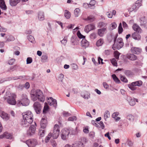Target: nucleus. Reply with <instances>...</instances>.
Instances as JSON below:
<instances>
[{
  "instance_id": "obj_6",
  "label": "nucleus",
  "mask_w": 147,
  "mask_h": 147,
  "mask_svg": "<svg viewBox=\"0 0 147 147\" xmlns=\"http://www.w3.org/2000/svg\"><path fill=\"white\" fill-rule=\"evenodd\" d=\"M72 130V132L71 134H75V132L72 129H69L67 128L63 129L61 131V139L63 140H66L68 137V135L70 131Z\"/></svg>"
},
{
  "instance_id": "obj_13",
  "label": "nucleus",
  "mask_w": 147,
  "mask_h": 147,
  "mask_svg": "<svg viewBox=\"0 0 147 147\" xmlns=\"http://www.w3.org/2000/svg\"><path fill=\"white\" fill-rule=\"evenodd\" d=\"M107 32V27L102 28L98 30V34L100 37H102Z\"/></svg>"
},
{
  "instance_id": "obj_20",
  "label": "nucleus",
  "mask_w": 147,
  "mask_h": 147,
  "mask_svg": "<svg viewBox=\"0 0 147 147\" xmlns=\"http://www.w3.org/2000/svg\"><path fill=\"white\" fill-rule=\"evenodd\" d=\"M132 28L135 31L138 33H141L142 30L140 27L136 24H134L132 26Z\"/></svg>"
},
{
  "instance_id": "obj_32",
  "label": "nucleus",
  "mask_w": 147,
  "mask_h": 147,
  "mask_svg": "<svg viewBox=\"0 0 147 147\" xmlns=\"http://www.w3.org/2000/svg\"><path fill=\"white\" fill-rule=\"evenodd\" d=\"M103 43V39L102 38H100L97 41L96 43V45L97 46H102Z\"/></svg>"
},
{
  "instance_id": "obj_23",
  "label": "nucleus",
  "mask_w": 147,
  "mask_h": 147,
  "mask_svg": "<svg viewBox=\"0 0 147 147\" xmlns=\"http://www.w3.org/2000/svg\"><path fill=\"white\" fill-rule=\"evenodd\" d=\"M84 145L81 142H77L72 144V147H84Z\"/></svg>"
},
{
  "instance_id": "obj_55",
  "label": "nucleus",
  "mask_w": 147,
  "mask_h": 147,
  "mask_svg": "<svg viewBox=\"0 0 147 147\" xmlns=\"http://www.w3.org/2000/svg\"><path fill=\"white\" fill-rule=\"evenodd\" d=\"M32 61V58L30 57H28L26 60V62L27 64L31 63Z\"/></svg>"
},
{
  "instance_id": "obj_14",
  "label": "nucleus",
  "mask_w": 147,
  "mask_h": 147,
  "mask_svg": "<svg viewBox=\"0 0 147 147\" xmlns=\"http://www.w3.org/2000/svg\"><path fill=\"white\" fill-rule=\"evenodd\" d=\"M95 28V26L92 24H90L86 26L84 28V31L88 33L90 31L94 29Z\"/></svg>"
},
{
  "instance_id": "obj_39",
  "label": "nucleus",
  "mask_w": 147,
  "mask_h": 147,
  "mask_svg": "<svg viewBox=\"0 0 147 147\" xmlns=\"http://www.w3.org/2000/svg\"><path fill=\"white\" fill-rule=\"evenodd\" d=\"M107 23L102 22H100L98 24V26L101 28L107 27Z\"/></svg>"
},
{
  "instance_id": "obj_1",
  "label": "nucleus",
  "mask_w": 147,
  "mask_h": 147,
  "mask_svg": "<svg viewBox=\"0 0 147 147\" xmlns=\"http://www.w3.org/2000/svg\"><path fill=\"white\" fill-rule=\"evenodd\" d=\"M30 97L33 101L37 100L44 102L45 100V96L42 91L39 89H32L30 92Z\"/></svg>"
},
{
  "instance_id": "obj_36",
  "label": "nucleus",
  "mask_w": 147,
  "mask_h": 147,
  "mask_svg": "<svg viewBox=\"0 0 147 147\" xmlns=\"http://www.w3.org/2000/svg\"><path fill=\"white\" fill-rule=\"evenodd\" d=\"M45 134V131L44 129H42L41 128L39 130V135L41 137L44 136Z\"/></svg>"
},
{
  "instance_id": "obj_33",
  "label": "nucleus",
  "mask_w": 147,
  "mask_h": 147,
  "mask_svg": "<svg viewBox=\"0 0 147 147\" xmlns=\"http://www.w3.org/2000/svg\"><path fill=\"white\" fill-rule=\"evenodd\" d=\"M112 77L114 80V81L116 83H119L120 82V80L116 76V75L113 74L112 75Z\"/></svg>"
},
{
  "instance_id": "obj_8",
  "label": "nucleus",
  "mask_w": 147,
  "mask_h": 147,
  "mask_svg": "<svg viewBox=\"0 0 147 147\" xmlns=\"http://www.w3.org/2000/svg\"><path fill=\"white\" fill-rule=\"evenodd\" d=\"M33 106L34 109L36 113H40L41 109V106L39 102H35Z\"/></svg>"
},
{
  "instance_id": "obj_48",
  "label": "nucleus",
  "mask_w": 147,
  "mask_h": 147,
  "mask_svg": "<svg viewBox=\"0 0 147 147\" xmlns=\"http://www.w3.org/2000/svg\"><path fill=\"white\" fill-rule=\"evenodd\" d=\"M111 61L114 66H117V61L115 58H113L111 60Z\"/></svg>"
},
{
  "instance_id": "obj_24",
  "label": "nucleus",
  "mask_w": 147,
  "mask_h": 147,
  "mask_svg": "<svg viewBox=\"0 0 147 147\" xmlns=\"http://www.w3.org/2000/svg\"><path fill=\"white\" fill-rule=\"evenodd\" d=\"M20 0H9V4L11 6H15L20 2Z\"/></svg>"
},
{
  "instance_id": "obj_49",
  "label": "nucleus",
  "mask_w": 147,
  "mask_h": 147,
  "mask_svg": "<svg viewBox=\"0 0 147 147\" xmlns=\"http://www.w3.org/2000/svg\"><path fill=\"white\" fill-rule=\"evenodd\" d=\"M77 35L79 38H85V36L82 35L80 32L79 31H78L77 33Z\"/></svg>"
},
{
  "instance_id": "obj_21",
  "label": "nucleus",
  "mask_w": 147,
  "mask_h": 147,
  "mask_svg": "<svg viewBox=\"0 0 147 147\" xmlns=\"http://www.w3.org/2000/svg\"><path fill=\"white\" fill-rule=\"evenodd\" d=\"M127 58L131 60L134 61L137 59V57L136 55L134 54H129L127 55Z\"/></svg>"
},
{
  "instance_id": "obj_22",
  "label": "nucleus",
  "mask_w": 147,
  "mask_h": 147,
  "mask_svg": "<svg viewBox=\"0 0 147 147\" xmlns=\"http://www.w3.org/2000/svg\"><path fill=\"white\" fill-rule=\"evenodd\" d=\"M38 20L40 21H42L44 20L45 19L44 12L42 11H39L38 14Z\"/></svg>"
},
{
  "instance_id": "obj_7",
  "label": "nucleus",
  "mask_w": 147,
  "mask_h": 147,
  "mask_svg": "<svg viewBox=\"0 0 147 147\" xmlns=\"http://www.w3.org/2000/svg\"><path fill=\"white\" fill-rule=\"evenodd\" d=\"M60 133L59 126L58 124H55L53 128L52 137L54 139H57L59 136Z\"/></svg>"
},
{
  "instance_id": "obj_63",
  "label": "nucleus",
  "mask_w": 147,
  "mask_h": 147,
  "mask_svg": "<svg viewBox=\"0 0 147 147\" xmlns=\"http://www.w3.org/2000/svg\"><path fill=\"white\" fill-rule=\"evenodd\" d=\"M96 3V1L94 0H91L89 3V5H90L94 6Z\"/></svg>"
},
{
  "instance_id": "obj_16",
  "label": "nucleus",
  "mask_w": 147,
  "mask_h": 147,
  "mask_svg": "<svg viewBox=\"0 0 147 147\" xmlns=\"http://www.w3.org/2000/svg\"><path fill=\"white\" fill-rule=\"evenodd\" d=\"M127 100L129 102L130 105L131 106H134L136 104L135 101L138 102V99L134 98H132L130 96H127Z\"/></svg>"
},
{
  "instance_id": "obj_19",
  "label": "nucleus",
  "mask_w": 147,
  "mask_h": 147,
  "mask_svg": "<svg viewBox=\"0 0 147 147\" xmlns=\"http://www.w3.org/2000/svg\"><path fill=\"white\" fill-rule=\"evenodd\" d=\"M131 50L132 53L136 55L139 54L141 51V50L140 49L135 47L131 48Z\"/></svg>"
},
{
  "instance_id": "obj_51",
  "label": "nucleus",
  "mask_w": 147,
  "mask_h": 147,
  "mask_svg": "<svg viewBox=\"0 0 147 147\" xmlns=\"http://www.w3.org/2000/svg\"><path fill=\"white\" fill-rule=\"evenodd\" d=\"M15 40L14 37L12 36H9V37L7 38L5 41V42H7L13 41Z\"/></svg>"
},
{
  "instance_id": "obj_60",
  "label": "nucleus",
  "mask_w": 147,
  "mask_h": 147,
  "mask_svg": "<svg viewBox=\"0 0 147 147\" xmlns=\"http://www.w3.org/2000/svg\"><path fill=\"white\" fill-rule=\"evenodd\" d=\"M15 61L14 59H10L8 61V63L9 65H12Z\"/></svg>"
},
{
  "instance_id": "obj_12",
  "label": "nucleus",
  "mask_w": 147,
  "mask_h": 147,
  "mask_svg": "<svg viewBox=\"0 0 147 147\" xmlns=\"http://www.w3.org/2000/svg\"><path fill=\"white\" fill-rule=\"evenodd\" d=\"M47 124V118L45 116H43L41 121L40 125L42 129L45 128Z\"/></svg>"
},
{
  "instance_id": "obj_58",
  "label": "nucleus",
  "mask_w": 147,
  "mask_h": 147,
  "mask_svg": "<svg viewBox=\"0 0 147 147\" xmlns=\"http://www.w3.org/2000/svg\"><path fill=\"white\" fill-rule=\"evenodd\" d=\"M89 135L90 137L92 138H93L94 137L95 133L93 131H91L89 133Z\"/></svg>"
},
{
  "instance_id": "obj_10",
  "label": "nucleus",
  "mask_w": 147,
  "mask_h": 147,
  "mask_svg": "<svg viewBox=\"0 0 147 147\" xmlns=\"http://www.w3.org/2000/svg\"><path fill=\"white\" fill-rule=\"evenodd\" d=\"M0 116L4 120L7 121L9 119V116L8 114L2 111L0 108Z\"/></svg>"
},
{
  "instance_id": "obj_54",
  "label": "nucleus",
  "mask_w": 147,
  "mask_h": 147,
  "mask_svg": "<svg viewBox=\"0 0 147 147\" xmlns=\"http://www.w3.org/2000/svg\"><path fill=\"white\" fill-rule=\"evenodd\" d=\"M120 80L121 81L124 82H127L128 81L127 79L125 78V77L122 76H121Z\"/></svg>"
},
{
  "instance_id": "obj_28",
  "label": "nucleus",
  "mask_w": 147,
  "mask_h": 147,
  "mask_svg": "<svg viewBox=\"0 0 147 147\" xmlns=\"http://www.w3.org/2000/svg\"><path fill=\"white\" fill-rule=\"evenodd\" d=\"M136 118L135 116L130 114L127 115V119L131 122H133Z\"/></svg>"
},
{
  "instance_id": "obj_18",
  "label": "nucleus",
  "mask_w": 147,
  "mask_h": 147,
  "mask_svg": "<svg viewBox=\"0 0 147 147\" xmlns=\"http://www.w3.org/2000/svg\"><path fill=\"white\" fill-rule=\"evenodd\" d=\"M81 46L84 48L88 47L89 46V42L85 39H83L81 42Z\"/></svg>"
},
{
  "instance_id": "obj_52",
  "label": "nucleus",
  "mask_w": 147,
  "mask_h": 147,
  "mask_svg": "<svg viewBox=\"0 0 147 147\" xmlns=\"http://www.w3.org/2000/svg\"><path fill=\"white\" fill-rule=\"evenodd\" d=\"M120 54V53L117 51H116L114 52V57L117 59H118L119 58Z\"/></svg>"
},
{
  "instance_id": "obj_30",
  "label": "nucleus",
  "mask_w": 147,
  "mask_h": 147,
  "mask_svg": "<svg viewBox=\"0 0 147 147\" xmlns=\"http://www.w3.org/2000/svg\"><path fill=\"white\" fill-rule=\"evenodd\" d=\"M71 40L74 45H77L79 43V39L78 38H76L75 39L72 38Z\"/></svg>"
},
{
  "instance_id": "obj_11",
  "label": "nucleus",
  "mask_w": 147,
  "mask_h": 147,
  "mask_svg": "<svg viewBox=\"0 0 147 147\" xmlns=\"http://www.w3.org/2000/svg\"><path fill=\"white\" fill-rule=\"evenodd\" d=\"M26 144L29 147H34L36 144V140L33 139L27 140Z\"/></svg>"
},
{
  "instance_id": "obj_5",
  "label": "nucleus",
  "mask_w": 147,
  "mask_h": 147,
  "mask_svg": "<svg viewBox=\"0 0 147 147\" xmlns=\"http://www.w3.org/2000/svg\"><path fill=\"white\" fill-rule=\"evenodd\" d=\"M21 98V99L17 101V105L18 107L28 105L30 101L27 95L26 94H23L22 95Z\"/></svg>"
},
{
  "instance_id": "obj_43",
  "label": "nucleus",
  "mask_w": 147,
  "mask_h": 147,
  "mask_svg": "<svg viewBox=\"0 0 147 147\" xmlns=\"http://www.w3.org/2000/svg\"><path fill=\"white\" fill-rule=\"evenodd\" d=\"M52 136V134L51 133H49L46 138L45 140V142L46 143L48 142Z\"/></svg>"
},
{
  "instance_id": "obj_4",
  "label": "nucleus",
  "mask_w": 147,
  "mask_h": 147,
  "mask_svg": "<svg viewBox=\"0 0 147 147\" xmlns=\"http://www.w3.org/2000/svg\"><path fill=\"white\" fill-rule=\"evenodd\" d=\"M118 36L116 34L114 37V43L112 46V48L114 50L117 49H119L121 48L123 46V39L121 38H119L116 41V39Z\"/></svg>"
},
{
  "instance_id": "obj_40",
  "label": "nucleus",
  "mask_w": 147,
  "mask_h": 147,
  "mask_svg": "<svg viewBox=\"0 0 147 147\" xmlns=\"http://www.w3.org/2000/svg\"><path fill=\"white\" fill-rule=\"evenodd\" d=\"M110 117L109 112L108 110H106L105 111L104 114V117L105 120L108 118Z\"/></svg>"
},
{
  "instance_id": "obj_9",
  "label": "nucleus",
  "mask_w": 147,
  "mask_h": 147,
  "mask_svg": "<svg viewBox=\"0 0 147 147\" xmlns=\"http://www.w3.org/2000/svg\"><path fill=\"white\" fill-rule=\"evenodd\" d=\"M36 124L35 122L34 125H32L30 126L27 131V134L28 135H31L34 133L36 130Z\"/></svg>"
},
{
  "instance_id": "obj_29",
  "label": "nucleus",
  "mask_w": 147,
  "mask_h": 147,
  "mask_svg": "<svg viewBox=\"0 0 147 147\" xmlns=\"http://www.w3.org/2000/svg\"><path fill=\"white\" fill-rule=\"evenodd\" d=\"M85 20H86L90 22H93L95 20L94 17L92 16H88L87 18H84Z\"/></svg>"
},
{
  "instance_id": "obj_17",
  "label": "nucleus",
  "mask_w": 147,
  "mask_h": 147,
  "mask_svg": "<svg viewBox=\"0 0 147 147\" xmlns=\"http://www.w3.org/2000/svg\"><path fill=\"white\" fill-rule=\"evenodd\" d=\"M47 102L50 105H53L54 107H56L57 105V102L55 99H53L51 97L48 99Z\"/></svg>"
},
{
  "instance_id": "obj_2",
  "label": "nucleus",
  "mask_w": 147,
  "mask_h": 147,
  "mask_svg": "<svg viewBox=\"0 0 147 147\" xmlns=\"http://www.w3.org/2000/svg\"><path fill=\"white\" fill-rule=\"evenodd\" d=\"M23 119L21 124L23 127L29 126L33 121V115L30 111H28L23 114Z\"/></svg>"
},
{
  "instance_id": "obj_62",
  "label": "nucleus",
  "mask_w": 147,
  "mask_h": 147,
  "mask_svg": "<svg viewBox=\"0 0 147 147\" xmlns=\"http://www.w3.org/2000/svg\"><path fill=\"white\" fill-rule=\"evenodd\" d=\"M63 115L64 116L67 117L70 115L71 114L67 112L64 111L63 113Z\"/></svg>"
},
{
  "instance_id": "obj_3",
  "label": "nucleus",
  "mask_w": 147,
  "mask_h": 147,
  "mask_svg": "<svg viewBox=\"0 0 147 147\" xmlns=\"http://www.w3.org/2000/svg\"><path fill=\"white\" fill-rule=\"evenodd\" d=\"M16 95L15 94H11L10 92H7L6 95L4 97L7 103L11 105H14L16 103Z\"/></svg>"
},
{
  "instance_id": "obj_64",
  "label": "nucleus",
  "mask_w": 147,
  "mask_h": 147,
  "mask_svg": "<svg viewBox=\"0 0 147 147\" xmlns=\"http://www.w3.org/2000/svg\"><path fill=\"white\" fill-rule=\"evenodd\" d=\"M111 25L112 29L115 28L117 27V24L115 22L112 23Z\"/></svg>"
},
{
  "instance_id": "obj_61",
  "label": "nucleus",
  "mask_w": 147,
  "mask_h": 147,
  "mask_svg": "<svg viewBox=\"0 0 147 147\" xmlns=\"http://www.w3.org/2000/svg\"><path fill=\"white\" fill-rule=\"evenodd\" d=\"M103 85L104 88L106 89H107L109 88V85L106 82H103Z\"/></svg>"
},
{
  "instance_id": "obj_27",
  "label": "nucleus",
  "mask_w": 147,
  "mask_h": 147,
  "mask_svg": "<svg viewBox=\"0 0 147 147\" xmlns=\"http://www.w3.org/2000/svg\"><path fill=\"white\" fill-rule=\"evenodd\" d=\"M133 38L135 40H139L141 38V36L138 33L134 32L132 35Z\"/></svg>"
},
{
  "instance_id": "obj_31",
  "label": "nucleus",
  "mask_w": 147,
  "mask_h": 147,
  "mask_svg": "<svg viewBox=\"0 0 147 147\" xmlns=\"http://www.w3.org/2000/svg\"><path fill=\"white\" fill-rule=\"evenodd\" d=\"M128 87L132 90L134 91L136 90L137 87L136 86L134 85V84L132 82L130 84L128 85Z\"/></svg>"
},
{
  "instance_id": "obj_34",
  "label": "nucleus",
  "mask_w": 147,
  "mask_h": 147,
  "mask_svg": "<svg viewBox=\"0 0 147 147\" xmlns=\"http://www.w3.org/2000/svg\"><path fill=\"white\" fill-rule=\"evenodd\" d=\"M116 12L115 10H113L112 12H107L108 14H107L108 17L109 18H111L113 15H115L116 14Z\"/></svg>"
},
{
  "instance_id": "obj_15",
  "label": "nucleus",
  "mask_w": 147,
  "mask_h": 147,
  "mask_svg": "<svg viewBox=\"0 0 147 147\" xmlns=\"http://www.w3.org/2000/svg\"><path fill=\"white\" fill-rule=\"evenodd\" d=\"M140 25L143 26L144 28H147V21L144 16L141 18L140 19Z\"/></svg>"
},
{
  "instance_id": "obj_46",
  "label": "nucleus",
  "mask_w": 147,
  "mask_h": 147,
  "mask_svg": "<svg viewBox=\"0 0 147 147\" xmlns=\"http://www.w3.org/2000/svg\"><path fill=\"white\" fill-rule=\"evenodd\" d=\"M27 38L28 40L32 43H34V38L33 36L31 35H28L27 36Z\"/></svg>"
},
{
  "instance_id": "obj_57",
  "label": "nucleus",
  "mask_w": 147,
  "mask_h": 147,
  "mask_svg": "<svg viewBox=\"0 0 147 147\" xmlns=\"http://www.w3.org/2000/svg\"><path fill=\"white\" fill-rule=\"evenodd\" d=\"M76 116H74L72 117H70L68 119V120L69 121H73L74 120H76Z\"/></svg>"
},
{
  "instance_id": "obj_37",
  "label": "nucleus",
  "mask_w": 147,
  "mask_h": 147,
  "mask_svg": "<svg viewBox=\"0 0 147 147\" xmlns=\"http://www.w3.org/2000/svg\"><path fill=\"white\" fill-rule=\"evenodd\" d=\"M49 109V107L47 104L46 102L45 103L43 113L44 114L45 113L48 111Z\"/></svg>"
},
{
  "instance_id": "obj_59",
  "label": "nucleus",
  "mask_w": 147,
  "mask_h": 147,
  "mask_svg": "<svg viewBox=\"0 0 147 147\" xmlns=\"http://www.w3.org/2000/svg\"><path fill=\"white\" fill-rule=\"evenodd\" d=\"M82 143L83 144H85L87 143L88 141V140L86 138H83L82 139Z\"/></svg>"
},
{
  "instance_id": "obj_25",
  "label": "nucleus",
  "mask_w": 147,
  "mask_h": 147,
  "mask_svg": "<svg viewBox=\"0 0 147 147\" xmlns=\"http://www.w3.org/2000/svg\"><path fill=\"white\" fill-rule=\"evenodd\" d=\"M0 7L4 10H6L7 7L6 5L4 0H0Z\"/></svg>"
},
{
  "instance_id": "obj_53",
  "label": "nucleus",
  "mask_w": 147,
  "mask_h": 147,
  "mask_svg": "<svg viewBox=\"0 0 147 147\" xmlns=\"http://www.w3.org/2000/svg\"><path fill=\"white\" fill-rule=\"evenodd\" d=\"M123 30V28L122 27L121 23H120L118 27V32L119 34H121Z\"/></svg>"
},
{
  "instance_id": "obj_41",
  "label": "nucleus",
  "mask_w": 147,
  "mask_h": 147,
  "mask_svg": "<svg viewBox=\"0 0 147 147\" xmlns=\"http://www.w3.org/2000/svg\"><path fill=\"white\" fill-rule=\"evenodd\" d=\"M65 16L67 19L69 18L71 16L70 12L67 10H65Z\"/></svg>"
},
{
  "instance_id": "obj_26",
  "label": "nucleus",
  "mask_w": 147,
  "mask_h": 147,
  "mask_svg": "<svg viewBox=\"0 0 147 147\" xmlns=\"http://www.w3.org/2000/svg\"><path fill=\"white\" fill-rule=\"evenodd\" d=\"M138 9V7H137V6L136 4H134L128 9V11L129 12H131L133 11H136Z\"/></svg>"
},
{
  "instance_id": "obj_35",
  "label": "nucleus",
  "mask_w": 147,
  "mask_h": 147,
  "mask_svg": "<svg viewBox=\"0 0 147 147\" xmlns=\"http://www.w3.org/2000/svg\"><path fill=\"white\" fill-rule=\"evenodd\" d=\"M136 86H138L139 87L141 86L143 84V82L141 80L136 81V82H133Z\"/></svg>"
},
{
  "instance_id": "obj_38",
  "label": "nucleus",
  "mask_w": 147,
  "mask_h": 147,
  "mask_svg": "<svg viewBox=\"0 0 147 147\" xmlns=\"http://www.w3.org/2000/svg\"><path fill=\"white\" fill-rule=\"evenodd\" d=\"M80 13V10L79 8H76L74 10V14L76 17H78Z\"/></svg>"
},
{
  "instance_id": "obj_45",
  "label": "nucleus",
  "mask_w": 147,
  "mask_h": 147,
  "mask_svg": "<svg viewBox=\"0 0 147 147\" xmlns=\"http://www.w3.org/2000/svg\"><path fill=\"white\" fill-rule=\"evenodd\" d=\"M83 132L85 134H88L89 132V127L88 126L83 127Z\"/></svg>"
},
{
  "instance_id": "obj_44",
  "label": "nucleus",
  "mask_w": 147,
  "mask_h": 147,
  "mask_svg": "<svg viewBox=\"0 0 147 147\" xmlns=\"http://www.w3.org/2000/svg\"><path fill=\"white\" fill-rule=\"evenodd\" d=\"M67 36H65L64 37L63 40L61 41V43L64 45H65L67 42Z\"/></svg>"
},
{
  "instance_id": "obj_47",
  "label": "nucleus",
  "mask_w": 147,
  "mask_h": 147,
  "mask_svg": "<svg viewBox=\"0 0 147 147\" xmlns=\"http://www.w3.org/2000/svg\"><path fill=\"white\" fill-rule=\"evenodd\" d=\"M5 133H6V134L5 135V138L9 139H11L12 138V136L11 134L7 132H5Z\"/></svg>"
},
{
  "instance_id": "obj_56",
  "label": "nucleus",
  "mask_w": 147,
  "mask_h": 147,
  "mask_svg": "<svg viewBox=\"0 0 147 147\" xmlns=\"http://www.w3.org/2000/svg\"><path fill=\"white\" fill-rule=\"evenodd\" d=\"M119 115V113L118 112H115L113 113L112 115V117L113 118H115Z\"/></svg>"
},
{
  "instance_id": "obj_50",
  "label": "nucleus",
  "mask_w": 147,
  "mask_h": 147,
  "mask_svg": "<svg viewBox=\"0 0 147 147\" xmlns=\"http://www.w3.org/2000/svg\"><path fill=\"white\" fill-rule=\"evenodd\" d=\"M125 74L127 76H130L133 75V73L130 70H126L125 72Z\"/></svg>"
},
{
  "instance_id": "obj_42",
  "label": "nucleus",
  "mask_w": 147,
  "mask_h": 147,
  "mask_svg": "<svg viewBox=\"0 0 147 147\" xmlns=\"http://www.w3.org/2000/svg\"><path fill=\"white\" fill-rule=\"evenodd\" d=\"M48 59V56L46 54L43 55L41 58V61L43 62L46 61Z\"/></svg>"
}]
</instances>
